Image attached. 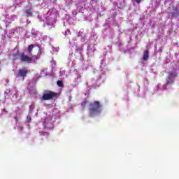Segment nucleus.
I'll use <instances>...</instances> for the list:
<instances>
[{"instance_id": "1", "label": "nucleus", "mask_w": 179, "mask_h": 179, "mask_svg": "<svg viewBox=\"0 0 179 179\" xmlns=\"http://www.w3.org/2000/svg\"><path fill=\"white\" fill-rule=\"evenodd\" d=\"M101 103L99 101H94L93 103H90L88 108L89 117H93L101 113Z\"/></svg>"}, {"instance_id": "2", "label": "nucleus", "mask_w": 179, "mask_h": 179, "mask_svg": "<svg viewBox=\"0 0 179 179\" xmlns=\"http://www.w3.org/2000/svg\"><path fill=\"white\" fill-rule=\"evenodd\" d=\"M55 97H58V93L46 90L43 93L42 99L43 100H52V99H55Z\"/></svg>"}, {"instance_id": "3", "label": "nucleus", "mask_w": 179, "mask_h": 179, "mask_svg": "<svg viewBox=\"0 0 179 179\" xmlns=\"http://www.w3.org/2000/svg\"><path fill=\"white\" fill-rule=\"evenodd\" d=\"M21 62H25L26 64H31L33 58L31 57L27 56L24 54H20L19 56Z\"/></svg>"}, {"instance_id": "4", "label": "nucleus", "mask_w": 179, "mask_h": 179, "mask_svg": "<svg viewBox=\"0 0 179 179\" xmlns=\"http://www.w3.org/2000/svg\"><path fill=\"white\" fill-rule=\"evenodd\" d=\"M27 73H29V70L24 68L18 71L17 76L18 78H26V76H27Z\"/></svg>"}, {"instance_id": "5", "label": "nucleus", "mask_w": 179, "mask_h": 179, "mask_svg": "<svg viewBox=\"0 0 179 179\" xmlns=\"http://www.w3.org/2000/svg\"><path fill=\"white\" fill-rule=\"evenodd\" d=\"M173 78H177V73H169L168 80H171V79H173Z\"/></svg>"}, {"instance_id": "6", "label": "nucleus", "mask_w": 179, "mask_h": 179, "mask_svg": "<svg viewBox=\"0 0 179 179\" xmlns=\"http://www.w3.org/2000/svg\"><path fill=\"white\" fill-rule=\"evenodd\" d=\"M143 59V61H148V59H149V50L144 51Z\"/></svg>"}, {"instance_id": "7", "label": "nucleus", "mask_w": 179, "mask_h": 179, "mask_svg": "<svg viewBox=\"0 0 179 179\" xmlns=\"http://www.w3.org/2000/svg\"><path fill=\"white\" fill-rule=\"evenodd\" d=\"M171 15H172V17H176V16H178V15H179L178 8H175L173 9V11L171 13Z\"/></svg>"}, {"instance_id": "8", "label": "nucleus", "mask_w": 179, "mask_h": 179, "mask_svg": "<svg viewBox=\"0 0 179 179\" xmlns=\"http://www.w3.org/2000/svg\"><path fill=\"white\" fill-rule=\"evenodd\" d=\"M89 104V101H84L81 103V110L83 111L86 108V106Z\"/></svg>"}, {"instance_id": "9", "label": "nucleus", "mask_w": 179, "mask_h": 179, "mask_svg": "<svg viewBox=\"0 0 179 179\" xmlns=\"http://www.w3.org/2000/svg\"><path fill=\"white\" fill-rule=\"evenodd\" d=\"M33 48H34V45L31 44L27 48V51L29 54H31V51H33Z\"/></svg>"}, {"instance_id": "10", "label": "nucleus", "mask_w": 179, "mask_h": 179, "mask_svg": "<svg viewBox=\"0 0 179 179\" xmlns=\"http://www.w3.org/2000/svg\"><path fill=\"white\" fill-rule=\"evenodd\" d=\"M26 14H27V17H30V16H32L33 13H31V9L27 10Z\"/></svg>"}, {"instance_id": "11", "label": "nucleus", "mask_w": 179, "mask_h": 179, "mask_svg": "<svg viewBox=\"0 0 179 179\" xmlns=\"http://www.w3.org/2000/svg\"><path fill=\"white\" fill-rule=\"evenodd\" d=\"M57 85H59V87H64V83L61 80H58Z\"/></svg>"}, {"instance_id": "12", "label": "nucleus", "mask_w": 179, "mask_h": 179, "mask_svg": "<svg viewBox=\"0 0 179 179\" xmlns=\"http://www.w3.org/2000/svg\"><path fill=\"white\" fill-rule=\"evenodd\" d=\"M27 120L28 122H30L31 121V117L30 116L27 117Z\"/></svg>"}, {"instance_id": "13", "label": "nucleus", "mask_w": 179, "mask_h": 179, "mask_svg": "<svg viewBox=\"0 0 179 179\" xmlns=\"http://www.w3.org/2000/svg\"><path fill=\"white\" fill-rule=\"evenodd\" d=\"M141 1H142V0H136V2L138 4H139V3H141Z\"/></svg>"}]
</instances>
